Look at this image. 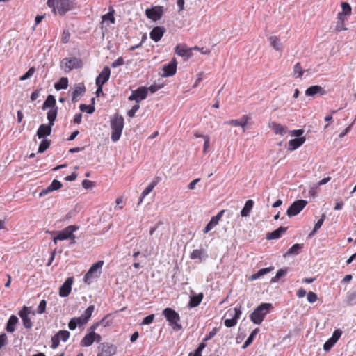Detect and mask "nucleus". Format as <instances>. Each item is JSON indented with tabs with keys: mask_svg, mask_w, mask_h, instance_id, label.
Segmentation results:
<instances>
[{
	"mask_svg": "<svg viewBox=\"0 0 356 356\" xmlns=\"http://www.w3.org/2000/svg\"><path fill=\"white\" fill-rule=\"evenodd\" d=\"M270 308H272L271 303H261L250 315V320L254 324H261Z\"/></svg>",
	"mask_w": 356,
	"mask_h": 356,
	"instance_id": "f257e3e1",
	"label": "nucleus"
},
{
	"mask_svg": "<svg viewBox=\"0 0 356 356\" xmlns=\"http://www.w3.org/2000/svg\"><path fill=\"white\" fill-rule=\"evenodd\" d=\"M111 136L113 142H117L121 135L124 127V118L121 115H116L111 120Z\"/></svg>",
	"mask_w": 356,
	"mask_h": 356,
	"instance_id": "f03ea898",
	"label": "nucleus"
},
{
	"mask_svg": "<svg viewBox=\"0 0 356 356\" xmlns=\"http://www.w3.org/2000/svg\"><path fill=\"white\" fill-rule=\"evenodd\" d=\"M162 314L175 330L178 331L182 328L179 323L180 321L179 315L175 310L168 307L163 310Z\"/></svg>",
	"mask_w": 356,
	"mask_h": 356,
	"instance_id": "7ed1b4c3",
	"label": "nucleus"
},
{
	"mask_svg": "<svg viewBox=\"0 0 356 356\" xmlns=\"http://www.w3.org/2000/svg\"><path fill=\"white\" fill-rule=\"evenodd\" d=\"M103 264L104 261H98L92 264L84 276V282L87 284H90L93 279L99 277Z\"/></svg>",
	"mask_w": 356,
	"mask_h": 356,
	"instance_id": "20e7f679",
	"label": "nucleus"
},
{
	"mask_svg": "<svg viewBox=\"0 0 356 356\" xmlns=\"http://www.w3.org/2000/svg\"><path fill=\"white\" fill-rule=\"evenodd\" d=\"M307 201L305 200H298L293 202L286 211L287 216L291 218L298 215L307 204Z\"/></svg>",
	"mask_w": 356,
	"mask_h": 356,
	"instance_id": "39448f33",
	"label": "nucleus"
},
{
	"mask_svg": "<svg viewBox=\"0 0 356 356\" xmlns=\"http://www.w3.org/2000/svg\"><path fill=\"white\" fill-rule=\"evenodd\" d=\"M164 13L163 6H157L152 8H147L145 10V15L147 18L156 22L159 20Z\"/></svg>",
	"mask_w": 356,
	"mask_h": 356,
	"instance_id": "423d86ee",
	"label": "nucleus"
},
{
	"mask_svg": "<svg viewBox=\"0 0 356 356\" xmlns=\"http://www.w3.org/2000/svg\"><path fill=\"white\" fill-rule=\"evenodd\" d=\"M148 89L146 87H139L135 90H133L131 95L128 97L129 101H135L139 103L140 101L145 99L147 96Z\"/></svg>",
	"mask_w": 356,
	"mask_h": 356,
	"instance_id": "0eeeda50",
	"label": "nucleus"
},
{
	"mask_svg": "<svg viewBox=\"0 0 356 356\" xmlns=\"http://www.w3.org/2000/svg\"><path fill=\"white\" fill-rule=\"evenodd\" d=\"M70 333L67 330H60L51 337V348L56 349L60 344V340L65 342L68 340Z\"/></svg>",
	"mask_w": 356,
	"mask_h": 356,
	"instance_id": "6e6552de",
	"label": "nucleus"
},
{
	"mask_svg": "<svg viewBox=\"0 0 356 356\" xmlns=\"http://www.w3.org/2000/svg\"><path fill=\"white\" fill-rule=\"evenodd\" d=\"M78 229L79 227L76 225H69L58 233L57 238H59V241L73 239V238H74V234L73 233Z\"/></svg>",
	"mask_w": 356,
	"mask_h": 356,
	"instance_id": "1a4fd4ad",
	"label": "nucleus"
},
{
	"mask_svg": "<svg viewBox=\"0 0 356 356\" xmlns=\"http://www.w3.org/2000/svg\"><path fill=\"white\" fill-rule=\"evenodd\" d=\"M61 65H65L67 70H65V72H69L72 69H77L82 67V62L79 58H65L61 61Z\"/></svg>",
	"mask_w": 356,
	"mask_h": 356,
	"instance_id": "9d476101",
	"label": "nucleus"
},
{
	"mask_svg": "<svg viewBox=\"0 0 356 356\" xmlns=\"http://www.w3.org/2000/svg\"><path fill=\"white\" fill-rule=\"evenodd\" d=\"M74 7V0H59L57 10L60 15H64L67 12Z\"/></svg>",
	"mask_w": 356,
	"mask_h": 356,
	"instance_id": "9b49d317",
	"label": "nucleus"
},
{
	"mask_svg": "<svg viewBox=\"0 0 356 356\" xmlns=\"http://www.w3.org/2000/svg\"><path fill=\"white\" fill-rule=\"evenodd\" d=\"M193 49V48H188L185 44H178L175 47V53L187 60L192 56Z\"/></svg>",
	"mask_w": 356,
	"mask_h": 356,
	"instance_id": "f8f14e48",
	"label": "nucleus"
},
{
	"mask_svg": "<svg viewBox=\"0 0 356 356\" xmlns=\"http://www.w3.org/2000/svg\"><path fill=\"white\" fill-rule=\"evenodd\" d=\"M99 348L101 352L97 355L102 356H113L116 353V346L108 343H102L100 344Z\"/></svg>",
	"mask_w": 356,
	"mask_h": 356,
	"instance_id": "ddd939ff",
	"label": "nucleus"
},
{
	"mask_svg": "<svg viewBox=\"0 0 356 356\" xmlns=\"http://www.w3.org/2000/svg\"><path fill=\"white\" fill-rule=\"evenodd\" d=\"M177 65L176 59L175 58H172L170 63L163 66L162 76L168 77L173 76L177 71Z\"/></svg>",
	"mask_w": 356,
	"mask_h": 356,
	"instance_id": "4468645a",
	"label": "nucleus"
},
{
	"mask_svg": "<svg viewBox=\"0 0 356 356\" xmlns=\"http://www.w3.org/2000/svg\"><path fill=\"white\" fill-rule=\"evenodd\" d=\"M74 282L72 277H67L59 289V295L61 297H67L71 292L72 285Z\"/></svg>",
	"mask_w": 356,
	"mask_h": 356,
	"instance_id": "2eb2a0df",
	"label": "nucleus"
},
{
	"mask_svg": "<svg viewBox=\"0 0 356 356\" xmlns=\"http://www.w3.org/2000/svg\"><path fill=\"white\" fill-rule=\"evenodd\" d=\"M165 31L166 29L163 26H155L150 31V38L155 42H157L162 38Z\"/></svg>",
	"mask_w": 356,
	"mask_h": 356,
	"instance_id": "dca6fc26",
	"label": "nucleus"
},
{
	"mask_svg": "<svg viewBox=\"0 0 356 356\" xmlns=\"http://www.w3.org/2000/svg\"><path fill=\"white\" fill-rule=\"evenodd\" d=\"M250 117L247 115H244L240 120H231L225 122V124H230L235 127H241L243 128V131H245V126L248 123V120H250Z\"/></svg>",
	"mask_w": 356,
	"mask_h": 356,
	"instance_id": "f3484780",
	"label": "nucleus"
},
{
	"mask_svg": "<svg viewBox=\"0 0 356 356\" xmlns=\"http://www.w3.org/2000/svg\"><path fill=\"white\" fill-rule=\"evenodd\" d=\"M63 184L60 181L57 179H54L51 184L46 188L42 189L39 195L40 197L44 196L50 192H52L56 190H58L62 187Z\"/></svg>",
	"mask_w": 356,
	"mask_h": 356,
	"instance_id": "a211bd4d",
	"label": "nucleus"
},
{
	"mask_svg": "<svg viewBox=\"0 0 356 356\" xmlns=\"http://www.w3.org/2000/svg\"><path fill=\"white\" fill-rule=\"evenodd\" d=\"M53 126L50 124H42L37 131L38 137L41 139H46L45 137L49 136L51 134V128Z\"/></svg>",
	"mask_w": 356,
	"mask_h": 356,
	"instance_id": "6ab92c4d",
	"label": "nucleus"
},
{
	"mask_svg": "<svg viewBox=\"0 0 356 356\" xmlns=\"http://www.w3.org/2000/svg\"><path fill=\"white\" fill-rule=\"evenodd\" d=\"M111 74V70L109 67L105 66L100 74L96 78V83L105 84L109 79Z\"/></svg>",
	"mask_w": 356,
	"mask_h": 356,
	"instance_id": "aec40b11",
	"label": "nucleus"
},
{
	"mask_svg": "<svg viewBox=\"0 0 356 356\" xmlns=\"http://www.w3.org/2000/svg\"><path fill=\"white\" fill-rule=\"evenodd\" d=\"M287 227H280L277 229L269 232L266 234V239L267 240H275L280 238L282 235L286 231Z\"/></svg>",
	"mask_w": 356,
	"mask_h": 356,
	"instance_id": "412c9836",
	"label": "nucleus"
},
{
	"mask_svg": "<svg viewBox=\"0 0 356 356\" xmlns=\"http://www.w3.org/2000/svg\"><path fill=\"white\" fill-rule=\"evenodd\" d=\"M318 94L320 95H323L325 94V91L321 86L317 85L309 87L305 91V95L307 96L313 97Z\"/></svg>",
	"mask_w": 356,
	"mask_h": 356,
	"instance_id": "4be33fe9",
	"label": "nucleus"
},
{
	"mask_svg": "<svg viewBox=\"0 0 356 356\" xmlns=\"http://www.w3.org/2000/svg\"><path fill=\"white\" fill-rule=\"evenodd\" d=\"M86 92L85 86L83 83L76 85L75 88L72 95V101L76 102L77 97L83 95Z\"/></svg>",
	"mask_w": 356,
	"mask_h": 356,
	"instance_id": "5701e85b",
	"label": "nucleus"
},
{
	"mask_svg": "<svg viewBox=\"0 0 356 356\" xmlns=\"http://www.w3.org/2000/svg\"><path fill=\"white\" fill-rule=\"evenodd\" d=\"M204 295L202 293L194 294L190 296V301L188 302V307L194 308L197 307L203 299Z\"/></svg>",
	"mask_w": 356,
	"mask_h": 356,
	"instance_id": "b1692460",
	"label": "nucleus"
},
{
	"mask_svg": "<svg viewBox=\"0 0 356 356\" xmlns=\"http://www.w3.org/2000/svg\"><path fill=\"white\" fill-rule=\"evenodd\" d=\"M305 141V137H300L298 138L291 139L289 142L288 149L293 151L300 147Z\"/></svg>",
	"mask_w": 356,
	"mask_h": 356,
	"instance_id": "393cba45",
	"label": "nucleus"
},
{
	"mask_svg": "<svg viewBox=\"0 0 356 356\" xmlns=\"http://www.w3.org/2000/svg\"><path fill=\"white\" fill-rule=\"evenodd\" d=\"M269 127L272 129V130L274 131L275 134H280L283 136L284 134L286 133V127L276 123L275 122H273L269 124Z\"/></svg>",
	"mask_w": 356,
	"mask_h": 356,
	"instance_id": "a878e982",
	"label": "nucleus"
},
{
	"mask_svg": "<svg viewBox=\"0 0 356 356\" xmlns=\"http://www.w3.org/2000/svg\"><path fill=\"white\" fill-rule=\"evenodd\" d=\"M273 269H274V267H273V266L261 268L259 270H258L256 273L252 274L250 277L249 280L251 281L255 280L259 278L260 277L269 273Z\"/></svg>",
	"mask_w": 356,
	"mask_h": 356,
	"instance_id": "bb28decb",
	"label": "nucleus"
},
{
	"mask_svg": "<svg viewBox=\"0 0 356 356\" xmlns=\"http://www.w3.org/2000/svg\"><path fill=\"white\" fill-rule=\"evenodd\" d=\"M17 322L18 318L15 315H12L7 322L6 327V331L8 332H13L15 330V326Z\"/></svg>",
	"mask_w": 356,
	"mask_h": 356,
	"instance_id": "cd10ccee",
	"label": "nucleus"
},
{
	"mask_svg": "<svg viewBox=\"0 0 356 356\" xmlns=\"http://www.w3.org/2000/svg\"><path fill=\"white\" fill-rule=\"evenodd\" d=\"M94 332H89L85 335V337L81 341V346L83 347L90 346L95 341L93 339Z\"/></svg>",
	"mask_w": 356,
	"mask_h": 356,
	"instance_id": "c85d7f7f",
	"label": "nucleus"
},
{
	"mask_svg": "<svg viewBox=\"0 0 356 356\" xmlns=\"http://www.w3.org/2000/svg\"><path fill=\"white\" fill-rule=\"evenodd\" d=\"M254 206V201L252 200H248L246 201L243 208L241 211V216L242 217H247L250 215L251 210Z\"/></svg>",
	"mask_w": 356,
	"mask_h": 356,
	"instance_id": "c756f323",
	"label": "nucleus"
},
{
	"mask_svg": "<svg viewBox=\"0 0 356 356\" xmlns=\"http://www.w3.org/2000/svg\"><path fill=\"white\" fill-rule=\"evenodd\" d=\"M268 40L270 43V45L273 47V49L276 51H281L282 49V44L280 42V40L275 35H272L269 37Z\"/></svg>",
	"mask_w": 356,
	"mask_h": 356,
	"instance_id": "7c9ffc66",
	"label": "nucleus"
},
{
	"mask_svg": "<svg viewBox=\"0 0 356 356\" xmlns=\"http://www.w3.org/2000/svg\"><path fill=\"white\" fill-rule=\"evenodd\" d=\"M57 113H58V108L57 107L52 108L47 112V119L49 120L48 124H50V126H54V121L57 116Z\"/></svg>",
	"mask_w": 356,
	"mask_h": 356,
	"instance_id": "2f4dec72",
	"label": "nucleus"
},
{
	"mask_svg": "<svg viewBox=\"0 0 356 356\" xmlns=\"http://www.w3.org/2000/svg\"><path fill=\"white\" fill-rule=\"evenodd\" d=\"M302 244L296 243L293 245L288 251L284 254V257H287L291 254H298L299 251L302 248Z\"/></svg>",
	"mask_w": 356,
	"mask_h": 356,
	"instance_id": "473e14b6",
	"label": "nucleus"
},
{
	"mask_svg": "<svg viewBox=\"0 0 356 356\" xmlns=\"http://www.w3.org/2000/svg\"><path fill=\"white\" fill-rule=\"evenodd\" d=\"M56 105V99L52 95H49L44 101L42 108L45 110L47 108L52 107L54 108Z\"/></svg>",
	"mask_w": 356,
	"mask_h": 356,
	"instance_id": "72a5a7b5",
	"label": "nucleus"
},
{
	"mask_svg": "<svg viewBox=\"0 0 356 356\" xmlns=\"http://www.w3.org/2000/svg\"><path fill=\"white\" fill-rule=\"evenodd\" d=\"M68 86V79L67 77H62L54 84V88L57 90L66 89Z\"/></svg>",
	"mask_w": 356,
	"mask_h": 356,
	"instance_id": "f704fd0d",
	"label": "nucleus"
},
{
	"mask_svg": "<svg viewBox=\"0 0 356 356\" xmlns=\"http://www.w3.org/2000/svg\"><path fill=\"white\" fill-rule=\"evenodd\" d=\"M241 313V306H239L238 307H235L233 310H228L226 314L237 321L240 318Z\"/></svg>",
	"mask_w": 356,
	"mask_h": 356,
	"instance_id": "c9c22d12",
	"label": "nucleus"
},
{
	"mask_svg": "<svg viewBox=\"0 0 356 356\" xmlns=\"http://www.w3.org/2000/svg\"><path fill=\"white\" fill-rule=\"evenodd\" d=\"M326 218V216L325 213L322 214L321 218L318 220V222L315 224L314 225V227L313 229V230L309 233V236H314L316 232L321 228V227L322 226L325 219Z\"/></svg>",
	"mask_w": 356,
	"mask_h": 356,
	"instance_id": "e433bc0d",
	"label": "nucleus"
},
{
	"mask_svg": "<svg viewBox=\"0 0 356 356\" xmlns=\"http://www.w3.org/2000/svg\"><path fill=\"white\" fill-rule=\"evenodd\" d=\"M258 332H259V329L256 328L251 332V334L249 335V337H248V339L243 343L242 348H243V349L246 348L248 346H250L252 343L254 338L255 337V336L257 335Z\"/></svg>",
	"mask_w": 356,
	"mask_h": 356,
	"instance_id": "4c0bfd02",
	"label": "nucleus"
},
{
	"mask_svg": "<svg viewBox=\"0 0 356 356\" xmlns=\"http://www.w3.org/2000/svg\"><path fill=\"white\" fill-rule=\"evenodd\" d=\"M288 268H281L280 269L275 277H272L271 282H277L281 277L285 276L287 273Z\"/></svg>",
	"mask_w": 356,
	"mask_h": 356,
	"instance_id": "58836bf2",
	"label": "nucleus"
},
{
	"mask_svg": "<svg viewBox=\"0 0 356 356\" xmlns=\"http://www.w3.org/2000/svg\"><path fill=\"white\" fill-rule=\"evenodd\" d=\"M155 187V183H150L145 188V190L142 192V194H141V197H140V201L138 202V204H140L142 201H143V199Z\"/></svg>",
	"mask_w": 356,
	"mask_h": 356,
	"instance_id": "ea45409f",
	"label": "nucleus"
},
{
	"mask_svg": "<svg viewBox=\"0 0 356 356\" xmlns=\"http://www.w3.org/2000/svg\"><path fill=\"white\" fill-rule=\"evenodd\" d=\"M204 250H200V249H195L194 250L191 254V259H198L200 261L202 260L203 254H204Z\"/></svg>",
	"mask_w": 356,
	"mask_h": 356,
	"instance_id": "a19ab883",
	"label": "nucleus"
},
{
	"mask_svg": "<svg viewBox=\"0 0 356 356\" xmlns=\"http://www.w3.org/2000/svg\"><path fill=\"white\" fill-rule=\"evenodd\" d=\"M305 72V70H302L300 63H297L293 67V75L296 76V77L301 78Z\"/></svg>",
	"mask_w": 356,
	"mask_h": 356,
	"instance_id": "79ce46f5",
	"label": "nucleus"
},
{
	"mask_svg": "<svg viewBox=\"0 0 356 356\" xmlns=\"http://www.w3.org/2000/svg\"><path fill=\"white\" fill-rule=\"evenodd\" d=\"M50 145V141L47 139H42L38 147V152L42 153L46 151Z\"/></svg>",
	"mask_w": 356,
	"mask_h": 356,
	"instance_id": "37998d69",
	"label": "nucleus"
},
{
	"mask_svg": "<svg viewBox=\"0 0 356 356\" xmlns=\"http://www.w3.org/2000/svg\"><path fill=\"white\" fill-rule=\"evenodd\" d=\"M216 225H218V222H216V218H211L210 221L207 224L206 227L204 229V233H208L209 231H211Z\"/></svg>",
	"mask_w": 356,
	"mask_h": 356,
	"instance_id": "c03bdc74",
	"label": "nucleus"
},
{
	"mask_svg": "<svg viewBox=\"0 0 356 356\" xmlns=\"http://www.w3.org/2000/svg\"><path fill=\"white\" fill-rule=\"evenodd\" d=\"M95 309V307L94 305H90L89 306L86 310L85 312H83V314H81V316L84 318V319L86 321H87V322L88 321V320L90 318L91 316H92V314L93 312Z\"/></svg>",
	"mask_w": 356,
	"mask_h": 356,
	"instance_id": "a18cd8bd",
	"label": "nucleus"
},
{
	"mask_svg": "<svg viewBox=\"0 0 356 356\" xmlns=\"http://www.w3.org/2000/svg\"><path fill=\"white\" fill-rule=\"evenodd\" d=\"M79 108L81 111H86L88 114H92L95 112V108L92 105H86L81 104L79 106Z\"/></svg>",
	"mask_w": 356,
	"mask_h": 356,
	"instance_id": "49530a36",
	"label": "nucleus"
},
{
	"mask_svg": "<svg viewBox=\"0 0 356 356\" xmlns=\"http://www.w3.org/2000/svg\"><path fill=\"white\" fill-rule=\"evenodd\" d=\"M206 345L204 343H200L197 347V348L195 350V352L190 353L189 356H202V352L205 348Z\"/></svg>",
	"mask_w": 356,
	"mask_h": 356,
	"instance_id": "de8ad7c7",
	"label": "nucleus"
},
{
	"mask_svg": "<svg viewBox=\"0 0 356 356\" xmlns=\"http://www.w3.org/2000/svg\"><path fill=\"white\" fill-rule=\"evenodd\" d=\"M35 68L33 67L29 69V70L20 77L21 81H24L32 76L35 72Z\"/></svg>",
	"mask_w": 356,
	"mask_h": 356,
	"instance_id": "09e8293b",
	"label": "nucleus"
},
{
	"mask_svg": "<svg viewBox=\"0 0 356 356\" xmlns=\"http://www.w3.org/2000/svg\"><path fill=\"white\" fill-rule=\"evenodd\" d=\"M113 10L112 12H109L108 13L102 16V23H104V22L105 20H109L112 24H114L115 23V17H114V15H113Z\"/></svg>",
	"mask_w": 356,
	"mask_h": 356,
	"instance_id": "8fccbe9b",
	"label": "nucleus"
},
{
	"mask_svg": "<svg viewBox=\"0 0 356 356\" xmlns=\"http://www.w3.org/2000/svg\"><path fill=\"white\" fill-rule=\"evenodd\" d=\"M46 306H47L46 300H41L38 308H37V312L40 314L44 313L45 310H46Z\"/></svg>",
	"mask_w": 356,
	"mask_h": 356,
	"instance_id": "3c124183",
	"label": "nucleus"
},
{
	"mask_svg": "<svg viewBox=\"0 0 356 356\" xmlns=\"http://www.w3.org/2000/svg\"><path fill=\"white\" fill-rule=\"evenodd\" d=\"M341 8H342V13H343L344 15H349L351 13V7L350 6V4L347 2H343L341 3Z\"/></svg>",
	"mask_w": 356,
	"mask_h": 356,
	"instance_id": "603ef678",
	"label": "nucleus"
},
{
	"mask_svg": "<svg viewBox=\"0 0 356 356\" xmlns=\"http://www.w3.org/2000/svg\"><path fill=\"white\" fill-rule=\"evenodd\" d=\"M59 0H47V4L49 8H51L53 9V12L56 14V10H57V6H56V3L57 5L58 4Z\"/></svg>",
	"mask_w": 356,
	"mask_h": 356,
	"instance_id": "864d4df0",
	"label": "nucleus"
},
{
	"mask_svg": "<svg viewBox=\"0 0 356 356\" xmlns=\"http://www.w3.org/2000/svg\"><path fill=\"white\" fill-rule=\"evenodd\" d=\"M140 106L138 103L132 106V108L128 111L127 115L130 118H133L135 115V113L139 109Z\"/></svg>",
	"mask_w": 356,
	"mask_h": 356,
	"instance_id": "5fc2aeb1",
	"label": "nucleus"
},
{
	"mask_svg": "<svg viewBox=\"0 0 356 356\" xmlns=\"http://www.w3.org/2000/svg\"><path fill=\"white\" fill-rule=\"evenodd\" d=\"M154 319V315L150 314L145 317L142 321V325H149L151 324Z\"/></svg>",
	"mask_w": 356,
	"mask_h": 356,
	"instance_id": "6e6d98bb",
	"label": "nucleus"
},
{
	"mask_svg": "<svg viewBox=\"0 0 356 356\" xmlns=\"http://www.w3.org/2000/svg\"><path fill=\"white\" fill-rule=\"evenodd\" d=\"M317 300H318V296L315 293L310 291L307 293V300L309 302L314 303Z\"/></svg>",
	"mask_w": 356,
	"mask_h": 356,
	"instance_id": "4d7b16f0",
	"label": "nucleus"
},
{
	"mask_svg": "<svg viewBox=\"0 0 356 356\" xmlns=\"http://www.w3.org/2000/svg\"><path fill=\"white\" fill-rule=\"evenodd\" d=\"M29 313H30L29 309L27 307L24 306L22 308V309L19 311V315L21 317V318H24L25 317H28V315L29 314Z\"/></svg>",
	"mask_w": 356,
	"mask_h": 356,
	"instance_id": "13d9d810",
	"label": "nucleus"
},
{
	"mask_svg": "<svg viewBox=\"0 0 356 356\" xmlns=\"http://www.w3.org/2000/svg\"><path fill=\"white\" fill-rule=\"evenodd\" d=\"M70 33L69 32L68 30H64L63 32V35H62V42L63 43H67L70 40Z\"/></svg>",
	"mask_w": 356,
	"mask_h": 356,
	"instance_id": "bf43d9fd",
	"label": "nucleus"
},
{
	"mask_svg": "<svg viewBox=\"0 0 356 356\" xmlns=\"http://www.w3.org/2000/svg\"><path fill=\"white\" fill-rule=\"evenodd\" d=\"M203 139L204 140V147H203V152L206 154L207 152V149L210 145V137L209 136H203Z\"/></svg>",
	"mask_w": 356,
	"mask_h": 356,
	"instance_id": "052dcab7",
	"label": "nucleus"
},
{
	"mask_svg": "<svg viewBox=\"0 0 356 356\" xmlns=\"http://www.w3.org/2000/svg\"><path fill=\"white\" fill-rule=\"evenodd\" d=\"M22 322H23V325L27 328V329H30L33 326V323L31 321V319L28 317H25L24 318H22Z\"/></svg>",
	"mask_w": 356,
	"mask_h": 356,
	"instance_id": "680f3d73",
	"label": "nucleus"
},
{
	"mask_svg": "<svg viewBox=\"0 0 356 356\" xmlns=\"http://www.w3.org/2000/svg\"><path fill=\"white\" fill-rule=\"evenodd\" d=\"M237 323L236 320L234 319L233 318H231L229 319H226L225 321V325L227 327H232Z\"/></svg>",
	"mask_w": 356,
	"mask_h": 356,
	"instance_id": "e2e57ef3",
	"label": "nucleus"
},
{
	"mask_svg": "<svg viewBox=\"0 0 356 356\" xmlns=\"http://www.w3.org/2000/svg\"><path fill=\"white\" fill-rule=\"evenodd\" d=\"M124 65V59L122 57H119L117 60H115L113 63L111 64V67L113 68L118 67L119 66Z\"/></svg>",
	"mask_w": 356,
	"mask_h": 356,
	"instance_id": "0e129e2a",
	"label": "nucleus"
},
{
	"mask_svg": "<svg viewBox=\"0 0 356 356\" xmlns=\"http://www.w3.org/2000/svg\"><path fill=\"white\" fill-rule=\"evenodd\" d=\"M334 346V343L330 340L328 339L323 345V349L325 351H329L331 348Z\"/></svg>",
	"mask_w": 356,
	"mask_h": 356,
	"instance_id": "69168bd1",
	"label": "nucleus"
},
{
	"mask_svg": "<svg viewBox=\"0 0 356 356\" xmlns=\"http://www.w3.org/2000/svg\"><path fill=\"white\" fill-rule=\"evenodd\" d=\"M304 130L303 129H297V130H293L290 132V135L293 137L300 138L301 136L303 134Z\"/></svg>",
	"mask_w": 356,
	"mask_h": 356,
	"instance_id": "338daca9",
	"label": "nucleus"
},
{
	"mask_svg": "<svg viewBox=\"0 0 356 356\" xmlns=\"http://www.w3.org/2000/svg\"><path fill=\"white\" fill-rule=\"evenodd\" d=\"M218 328L214 327L212 331H211L209 334L204 338V341H208L211 339L218 332Z\"/></svg>",
	"mask_w": 356,
	"mask_h": 356,
	"instance_id": "774afa93",
	"label": "nucleus"
}]
</instances>
